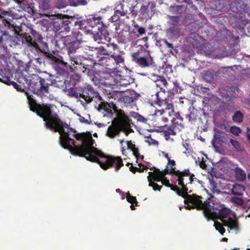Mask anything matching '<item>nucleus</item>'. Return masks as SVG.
<instances>
[{"label": "nucleus", "mask_w": 250, "mask_h": 250, "mask_svg": "<svg viewBox=\"0 0 250 250\" xmlns=\"http://www.w3.org/2000/svg\"><path fill=\"white\" fill-rule=\"evenodd\" d=\"M30 110L36 113L45 122L44 125L46 128L60 134L59 143L65 149L69 150L71 153L76 142L72 138H75L77 133L76 131L71 128L65 122L59 118L58 114L54 111L56 106L50 104H40L37 103L32 95L25 92Z\"/></svg>", "instance_id": "f257e3e1"}, {"label": "nucleus", "mask_w": 250, "mask_h": 250, "mask_svg": "<svg viewBox=\"0 0 250 250\" xmlns=\"http://www.w3.org/2000/svg\"><path fill=\"white\" fill-rule=\"evenodd\" d=\"M76 140H82L81 145H76L71 153L75 156L84 157L87 160L98 163L104 170L114 167L117 172L124 166L120 156H108L94 146L95 141L90 133L75 135Z\"/></svg>", "instance_id": "f03ea898"}, {"label": "nucleus", "mask_w": 250, "mask_h": 250, "mask_svg": "<svg viewBox=\"0 0 250 250\" xmlns=\"http://www.w3.org/2000/svg\"><path fill=\"white\" fill-rule=\"evenodd\" d=\"M130 125L131 122L127 116L122 113L118 118L113 119L111 125L108 127L106 136L110 139H114L118 136L122 131L127 135L129 133L127 131L128 129L132 131V129L130 128Z\"/></svg>", "instance_id": "7ed1b4c3"}, {"label": "nucleus", "mask_w": 250, "mask_h": 250, "mask_svg": "<svg viewBox=\"0 0 250 250\" xmlns=\"http://www.w3.org/2000/svg\"><path fill=\"white\" fill-rule=\"evenodd\" d=\"M24 38L25 43L32 51L35 50L44 53L48 49V44L43 42L42 35L35 30L31 29L29 35L26 34Z\"/></svg>", "instance_id": "20e7f679"}, {"label": "nucleus", "mask_w": 250, "mask_h": 250, "mask_svg": "<svg viewBox=\"0 0 250 250\" xmlns=\"http://www.w3.org/2000/svg\"><path fill=\"white\" fill-rule=\"evenodd\" d=\"M49 83H45L44 79L37 74H33L30 75L29 86L27 89H30L35 94L43 98L47 97L49 93Z\"/></svg>", "instance_id": "39448f33"}, {"label": "nucleus", "mask_w": 250, "mask_h": 250, "mask_svg": "<svg viewBox=\"0 0 250 250\" xmlns=\"http://www.w3.org/2000/svg\"><path fill=\"white\" fill-rule=\"evenodd\" d=\"M30 77V75L27 76L23 72L17 71L14 73V80L17 82L12 81L9 77H3L1 75H0V82L7 85H12L18 91L24 92L29 86Z\"/></svg>", "instance_id": "423d86ee"}, {"label": "nucleus", "mask_w": 250, "mask_h": 250, "mask_svg": "<svg viewBox=\"0 0 250 250\" xmlns=\"http://www.w3.org/2000/svg\"><path fill=\"white\" fill-rule=\"evenodd\" d=\"M134 28L132 29H131L129 26L122 29L118 33L117 36L118 42L125 44L137 40L140 35L145 34L146 29L143 27L140 26L138 24L134 25Z\"/></svg>", "instance_id": "0eeeda50"}, {"label": "nucleus", "mask_w": 250, "mask_h": 250, "mask_svg": "<svg viewBox=\"0 0 250 250\" xmlns=\"http://www.w3.org/2000/svg\"><path fill=\"white\" fill-rule=\"evenodd\" d=\"M201 196L198 198L195 208L198 209H203V213L207 220H214L215 216L217 214V210L222 207V205L220 204H215L211 202L210 200L208 199L203 202Z\"/></svg>", "instance_id": "6e6552de"}, {"label": "nucleus", "mask_w": 250, "mask_h": 250, "mask_svg": "<svg viewBox=\"0 0 250 250\" xmlns=\"http://www.w3.org/2000/svg\"><path fill=\"white\" fill-rule=\"evenodd\" d=\"M167 173L171 175H176L178 177V185L182 187L183 191L187 192L189 188H191L190 185L192 184L194 181V175L191 174L188 169H186L183 172L180 170H176L175 168L167 169Z\"/></svg>", "instance_id": "1a4fd4ad"}, {"label": "nucleus", "mask_w": 250, "mask_h": 250, "mask_svg": "<svg viewBox=\"0 0 250 250\" xmlns=\"http://www.w3.org/2000/svg\"><path fill=\"white\" fill-rule=\"evenodd\" d=\"M66 50L69 56L70 54H74L77 50L80 47L83 42L82 34L79 30H75L67 36Z\"/></svg>", "instance_id": "9d476101"}, {"label": "nucleus", "mask_w": 250, "mask_h": 250, "mask_svg": "<svg viewBox=\"0 0 250 250\" xmlns=\"http://www.w3.org/2000/svg\"><path fill=\"white\" fill-rule=\"evenodd\" d=\"M65 61H69L68 58L65 59L63 58L54 63H52L57 73L63 76H67L69 73L75 71V68L73 67V65L69 64Z\"/></svg>", "instance_id": "9b49d317"}, {"label": "nucleus", "mask_w": 250, "mask_h": 250, "mask_svg": "<svg viewBox=\"0 0 250 250\" xmlns=\"http://www.w3.org/2000/svg\"><path fill=\"white\" fill-rule=\"evenodd\" d=\"M137 4L133 5L130 1L123 0L117 7L116 10L120 14L121 16L126 17L129 18L128 15L136 17L138 11L135 10Z\"/></svg>", "instance_id": "f8f14e48"}, {"label": "nucleus", "mask_w": 250, "mask_h": 250, "mask_svg": "<svg viewBox=\"0 0 250 250\" xmlns=\"http://www.w3.org/2000/svg\"><path fill=\"white\" fill-rule=\"evenodd\" d=\"M175 192L177 195L184 198V203L186 205L185 207L187 209L190 210L195 208L199 196L195 194L189 195L188 194V192H184L182 189L180 190L179 188Z\"/></svg>", "instance_id": "ddd939ff"}, {"label": "nucleus", "mask_w": 250, "mask_h": 250, "mask_svg": "<svg viewBox=\"0 0 250 250\" xmlns=\"http://www.w3.org/2000/svg\"><path fill=\"white\" fill-rule=\"evenodd\" d=\"M92 56L93 60L83 58V63H82V72L90 77L92 76L94 74V66L95 64H98V62L95 61V56L94 54Z\"/></svg>", "instance_id": "4468645a"}, {"label": "nucleus", "mask_w": 250, "mask_h": 250, "mask_svg": "<svg viewBox=\"0 0 250 250\" xmlns=\"http://www.w3.org/2000/svg\"><path fill=\"white\" fill-rule=\"evenodd\" d=\"M179 126L182 128L183 127L182 123L180 122V123H178V122H176L175 119H173L172 120V125L170 126H168L167 125H164L160 126L159 128L160 131L164 132V135L167 139V137H168L169 135H176L175 131L177 129L180 130Z\"/></svg>", "instance_id": "2eb2a0df"}, {"label": "nucleus", "mask_w": 250, "mask_h": 250, "mask_svg": "<svg viewBox=\"0 0 250 250\" xmlns=\"http://www.w3.org/2000/svg\"><path fill=\"white\" fill-rule=\"evenodd\" d=\"M80 98L83 99L86 102L88 103L91 102L94 97H97L99 96L97 92H95L92 86L87 85L86 87H81L80 91Z\"/></svg>", "instance_id": "dca6fc26"}, {"label": "nucleus", "mask_w": 250, "mask_h": 250, "mask_svg": "<svg viewBox=\"0 0 250 250\" xmlns=\"http://www.w3.org/2000/svg\"><path fill=\"white\" fill-rule=\"evenodd\" d=\"M134 62L142 68L148 67L153 66L154 64L153 58L149 51L145 52V54L139 58H137Z\"/></svg>", "instance_id": "f3484780"}, {"label": "nucleus", "mask_w": 250, "mask_h": 250, "mask_svg": "<svg viewBox=\"0 0 250 250\" xmlns=\"http://www.w3.org/2000/svg\"><path fill=\"white\" fill-rule=\"evenodd\" d=\"M90 33H93L101 30L106 26L104 24L102 18L100 17H93L88 19Z\"/></svg>", "instance_id": "a211bd4d"}, {"label": "nucleus", "mask_w": 250, "mask_h": 250, "mask_svg": "<svg viewBox=\"0 0 250 250\" xmlns=\"http://www.w3.org/2000/svg\"><path fill=\"white\" fill-rule=\"evenodd\" d=\"M155 4L154 2H148L146 5H143L140 9V13L142 18L147 19L151 17L155 10Z\"/></svg>", "instance_id": "6ab92c4d"}, {"label": "nucleus", "mask_w": 250, "mask_h": 250, "mask_svg": "<svg viewBox=\"0 0 250 250\" xmlns=\"http://www.w3.org/2000/svg\"><path fill=\"white\" fill-rule=\"evenodd\" d=\"M92 34H93L94 41L99 43H105V42H108L110 40V38L109 37V33L105 29V28Z\"/></svg>", "instance_id": "aec40b11"}, {"label": "nucleus", "mask_w": 250, "mask_h": 250, "mask_svg": "<svg viewBox=\"0 0 250 250\" xmlns=\"http://www.w3.org/2000/svg\"><path fill=\"white\" fill-rule=\"evenodd\" d=\"M71 21L69 19L64 18L55 21L54 24L56 28V30L61 33L69 32L70 30V27L69 25Z\"/></svg>", "instance_id": "412c9836"}, {"label": "nucleus", "mask_w": 250, "mask_h": 250, "mask_svg": "<svg viewBox=\"0 0 250 250\" xmlns=\"http://www.w3.org/2000/svg\"><path fill=\"white\" fill-rule=\"evenodd\" d=\"M68 60L70 62V64L73 65V67L75 68V71L77 70L82 72V63H83V57L75 55L74 54H70L68 56Z\"/></svg>", "instance_id": "4be33fe9"}, {"label": "nucleus", "mask_w": 250, "mask_h": 250, "mask_svg": "<svg viewBox=\"0 0 250 250\" xmlns=\"http://www.w3.org/2000/svg\"><path fill=\"white\" fill-rule=\"evenodd\" d=\"M167 169H169L168 166H167V167L164 170V171L160 170L159 169H155L153 172H149V175L150 176V180L151 181H154V182H158L162 181L163 178L167 174H168L167 173Z\"/></svg>", "instance_id": "5701e85b"}, {"label": "nucleus", "mask_w": 250, "mask_h": 250, "mask_svg": "<svg viewBox=\"0 0 250 250\" xmlns=\"http://www.w3.org/2000/svg\"><path fill=\"white\" fill-rule=\"evenodd\" d=\"M95 61L98 62V64L104 66L107 68L111 69L115 68V65L114 63V61L111 59L110 55L106 56V57H99L95 59Z\"/></svg>", "instance_id": "b1692460"}, {"label": "nucleus", "mask_w": 250, "mask_h": 250, "mask_svg": "<svg viewBox=\"0 0 250 250\" xmlns=\"http://www.w3.org/2000/svg\"><path fill=\"white\" fill-rule=\"evenodd\" d=\"M133 92L126 91L122 93L120 91L117 93V96L119 97V101L125 104H130L134 102V96Z\"/></svg>", "instance_id": "393cba45"}, {"label": "nucleus", "mask_w": 250, "mask_h": 250, "mask_svg": "<svg viewBox=\"0 0 250 250\" xmlns=\"http://www.w3.org/2000/svg\"><path fill=\"white\" fill-rule=\"evenodd\" d=\"M217 211L215 219H219L222 222V220H226L225 219L228 218L231 213V210L224 206L218 209Z\"/></svg>", "instance_id": "a878e982"}, {"label": "nucleus", "mask_w": 250, "mask_h": 250, "mask_svg": "<svg viewBox=\"0 0 250 250\" xmlns=\"http://www.w3.org/2000/svg\"><path fill=\"white\" fill-rule=\"evenodd\" d=\"M156 86L160 88V90H163L169 91L170 89L168 88L167 82L166 79L162 76H158L157 77V79L154 81Z\"/></svg>", "instance_id": "bb28decb"}, {"label": "nucleus", "mask_w": 250, "mask_h": 250, "mask_svg": "<svg viewBox=\"0 0 250 250\" xmlns=\"http://www.w3.org/2000/svg\"><path fill=\"white\" fill-rule=\"evenodd\" d=\"M246 190L245 187L241 184L235 183L231 189V194L237 196H242Z\"/></svg>", "instance_id": "cd10ccee"}, {"label": "nucleus", "mask_w": 250, "mask_h": 250, "mask_svg": "<svg viewBox=\"0 0 250 250\" xmlns=\"http://www.w3.org/2000/svg\"><path fill=\"white\" fill-rule=\"evenodd\" d=\"M46 57L51 64L54 63V62H58L59 60L63 58V57L60 55V52L58 50H54L51 53H47Z\"/></svg>", "instance_id": "c85d7f7f"}, {"label": "nucleus", "mask_w": 250, "mask_h": 250, "mask_svg": "<svg viewBox=\"0 0 250 250\" xmlns=\"http://www.w3.org/2000/svg\"><path fill=\"white\" fill-rule=\"evenodd\" d=\"M235 177L238 182H243L246 179V173L245 171L239 167H237L234 169Z\"/></svg>", "instance_id": "c756f323"}, {"label": "nucleus", "mask_w": 250, "mask_h": 250, "mask_svg": "<svg viewBox=\"0 0 250 250\" xmlns=\"http://www.w3.org/2000/svg\"><path fill=\"white\" fill-rule=\"evenodd\" d=\"M222 223L224 226L228 227L230 229L238 230L239 229L238 221L231 218H229L228 220H222Z\"/></svg>", "instance_id": "7c9ffc66"}, {"label": "nucleus", "mask_w": 250, "mask_h": 250, "mask_svg": "<svg viewBox=\"0 0 250 250\" xmlns=\"http://www.w3.org/2000/svg\"><path fill=\"white\" fill-rule=\"evenodd\" d=\"M110 55L114 61L115 66L118 64L124 63V57L123 56V54L119 51H118V53L114 52Z\"/></svg>", "instance_id": "2f4dec72"}, {"label": "nucleus", "mask_w": 250, "mask_h": 250, "mask_svg": "<svg viewBox=\"0 0 250 250\" xmlns=\"http://www.w3.org/2000/svg\"><path fill=\"white\" fill-rule=\"evenodd\" d=\"M88 22V19L86 20H80L75 22V25L77 27L78 29L84 30L87 32H90Z\"/></svg>", "instance_id": "473e14b6"}, {"label": "nucleus", "mask_w": 250, "mask_h": 250, "mask_svg": "<svg viewBox=\"0 0 250 250\" xmlns=\"http://www.w3.org/2000/svg\"><path fill=\"white\" fill-rule=\"evenodd\" d=\"M67 36L57 37L55 41V45L59 49H63L66 47Z\"/></svg>", "instance_id": "72a5a7b5"}, {"label": "nucleus", "mask_w": 250, "mask_h": 250, "mask_svg": "<svg viewBox=\"0 0 250 250\" xmlns=\"http://www.w3.org/2000/svg\"><path fill=\"white\" fill-rule=\"evenodd\" d=\"M136 40V44H138V45L140 46V49L144 50V52H146V51H148V50H147L149 47V45L147 42V37H145L143 38L142 39H140L138 40L137 39Z\"/></svg>", "instance_id": "f704fd0d"}, {"label": "nucleus", "mask_w": 250, "mask_h": 250, "mask_svg": "<svg viewBox=\"0 0 250 250\" xmlns=\"http://www.w3.org/2000/svg\"><path fill=\"white\" fill-rule=\"evenodd\" d=\"M158 106H161L164 109L166 110L172 108L173 105L172 98L170 96H167V97L166 99V100H164V101L161 102Z\"/></svg>", "instance_id": "c9c22d12"}, {"label": "nucleus", "mask_w": 250, "mask_h": 250, "mask_svg": "<svg viewBox=\"0 0 250 250\" xmlns=\"http://www.w3.org/2000/svg\"><path fill=\"white\" fill-rule=\"evenodd\" d=\"M166 90H161L160 91L157 90L156 92V100L155 101V104L157 105H159L161 102L164 101V100H166V99L167 97L166 94Z\"/></svg>", "instance_id": "e433bc0d"}, {"label": "nucleus", "mask_w": 250, "mask_h": 250, "mask_svg": "<svg viewBox=\"0 0 250 250\" xmlns=\"http://www.w3.org/2000/svg\"><path fill=\"white\" fill-rule=\"evenodd\" d=\"M97 51L94 54L95 56V59L99 57H106V56L110 55L108 52L109 49H107L106 46H100L99 48L96 49Z\"/></svg>", "instance_id": "4c0bfd02"}, {"label": "nucleus", "mask_w": 250, "mask_h": 250, "mask_svg": "<svg viewBox=\"0 0 250 250\" xmlns=\"http://www.w3.org/2000/svg\"><path fill=\"white\" fill-rule=\"evenodd\" d=\"M244 115L239 110L236 111L232 117V119L234 122L240 124L243 121Z\"/></svg>", "instance_id": "58836bf2"}, {"label": "nucleus", "mask_w": 250, "mask_h": 250, "mask_svg": "<svg viewBox=\"0 0 250 250\" xmlns=\"http://www.w3.org/2000/svg\"><path fill=\"white\" fill-rule=\"evenodd\" d=\"M81 87H75V88H70L68 89V92L69 96L72 97H74L76 98H80V91Z\"/></svg>", "instance_id": "ea45409f"}, {"label": "nucleus", "mask_w": 250, "mask_h": 250, "mask_svg": "<svg viewBox=\"0 0 250 250\" xmlns=\"http://www.w3.org/2000/svg\"><path fill=\"white\" fill-rule=\"evenodd\" d=\"M229 142L237 151L242 152L245 151V149L241 147L240 143L238 141L230 139Z\"/></svg>", "instance_id": "a19ab883"}, {"label": "nucleus", "mask_w": 250, "mask_h": 250, "mask_svg": "<svg viewBox=\"0 0 250 250\" xmlns=\"http://www.w3.org/2000/svg\"><path fill=\"white\" fill-rule=\"evenodd\" d=\"M107 43H106V47L107 49H109L108 53L109 55L112 54V53L115 52L116 51H118L119 48L117 44L114 43H110L109 41Z\"/></svg>", "instance_id": "79ce46f5"}, {"label": "nucleus", "mask_w": 250, "mask_h": 250, "mask_svg": "<svg viewBox=\"0 0 250 250\" xmlns=\"http://www.w3.org/2000/svg\"><path fill=\"white\" fill-rule=\"evenodd\" d=\"M139 166V168L137 167H134L133 165H131V167H129V170L132 173H135L136 171H138L139 172H143L145 170H146L148 169V167L146 166H144L143 164L140 163L138 164Z\"/></svg>", "instance_id": "37998d69"}, {"label": "nucleus", "mask_w": 250, "mask_h": 250, "mask_svg": "<svg viewBox=\"0 0 250 250\" xmlns=\"http://www.w3.org/2000/svg\"><path fill=\"white\" fill-rule=\"evenodd\" d=\"M203 78L208 82H211L214 80V74L210 70L204 72Z\"/></svg>", "instance_id": "c03bdc74"}, {"label": "nucleus", "mask_w": 250, "mask_h": 250, "mask_svg": "<svg viewBox=\"0 0 250 250\" xmlns=\"http://www.w3.org/2000/svg\"><path fill=\"white\" fill-rule=\"evenodd\" d=\"M214 137L216 140L222 143H226L228 139L225 136V133L222 131H218L215 133Z\"/></svg>", "instance_id": "a18cd8bd"}, {"label": "nucleus", "mask_w": 250, "mask_h": 250, "mask_svg": "<svg viewBox=\"0 0 250 250\" xmlns=\"http://www.w3.org/2000/svg\"><path fill=\"white\" fill-rule=\"evenodd\" d=\"M147 180L149 182V186L153 188V189L154 191L158 190L160 191L162 188L163 187L162 186H159L156 182H154V181H151L150 180V176H147Z\"/></svg>", "instance_id": "49530a36"}, {"label": "nucleus", "mask_w": 250, "mask_h": 250, "mask_svg": "<svg viewBox=\"0 0 250 250\" xmlns=\"http://www.w3.org/2000/svg\"><path fill=\"white\" fill-rule=\"evenodd\" d=\"M230 201L232 203L240 206L243 205L244 204V201L242 198L236 196L231 197Z\"/></svg>", "instance_id": "de8ad7c7"}, {"label": "nucleus", "mask_w": 250, "mask_h": 250, "mask_svg": "<svg viewBox=\"0 0 250 250\" xmlns=\"http://www.w3.org/2000/svg\"><path fill=\"white\" fill-rule=\"evenodd\" d=\"M144 50L141 49H138L137 51L132 52L131 54V60L133 62L136 61L137 58H139L141 56H142Z\"/></svg>", "instance_id": "09e8293b"}, {"label": "nucleus", "mask_w": 250, "mask_h": 250, "mask_svg": "<svg viewBox=\"0 0 250 250\" xmlns=\"http://www.w3.org/2000/svg\"><path fill=\"white\" fill-rule=\"evenodd\" d=\"M100 106L101 109L106 111L107 113L112 114L110 103H102Z\"/></svg>", "instance_id": "8fccbe9b"}, {"label": "nucleus", "mask_w": 250, "mask_h": 250, "mask_svg": "<svg viewBox=\"0 0 250 250\" xmlns=\"http://www.w3.org/2000/svg\"><path fill=\"white\" fill-rule=\"evenodd\" d=\"M169 23L170 25L173 26H176L178 25L179 22L180 17L179 16H169Z\"/></svg>", "instance_id": "3c124183"}, {"label": "nucleus", "mask_w": 250, "mask_h": 250, "mask_svg": "<svg viewBox=\"0 0 250 250\" xmlns=\"http://www.w3.org/2000/svg\"><path fill=\"white\" fill-rule=\"evenodd\" d=\"M214 226L215 228V229L217 230H218L222 235H223L224 233L225 232L226 230L223 227V226H224V224L222 225L220 223H219L217 221H215L214 222Z\"/></svg>", "instance_id": "603ef678"}, {"label": "nucleus", "mask_w": 250, "mask_h": 250, "mask_svg": "<svg viewBox=\"0 0 250 250\" xmlns=\"http://www.w3.org/2000/svg\"><path fill=\"white\" fill-rule=\"evenodd\" d=\"M41 6L43 11L48 10L50 8V0H40Z\"/></svg>", "instance_id": "864d4df0"}, {"label": "nucleus", "mask_w": 250, "mask_h": 250, "mask_svg": "<svg viewBox=\"0 0 250 250\" xmlns=\"http://www.w3.org/2000/svg\"><path fill=\"white\" fill-rule=\"evenodd\" d=\"M110 105L111 109H112V110H113L114 111V112L118 115L117 118H118L119 117V116L120 115H121L122 113L123 114H125L123 110H121V109L119 110L118 109L117 106L116 105V104H115L114 103L110 102Z\"/></svg>", "instance_id": "5fc2aeb1"}, {"label": "nucleus", "mask_w": 250, "mask_h": 250, "mask_svg": "<svg viewBox=\"0 0 250 250\" xmlns=\"http://www.w3.org/2000/svg\"><path fill=\"white\" fill-rule=\"evenodd\" d=\"M130 83L129 81L127 79H120L117 80L116 84L118 86L126 87Z\"/></svg>", "instance_id": "6e6d98bb"}, {"label": "nucleus", "mask_w": 250, "mask_h": 250, "mask_svg": "<svg viewBox=\"0 0 250 250\" xmlns=\"http://www.w3.org/2000/svg\"><path fill=\"white\" fill-rule=\"evenodd\" d=\"M229 132L235 136H238L241 133L242 130L239 127L233 126L230 127Z\"/></svg>", "instance_id": "4d7b16f0"}, {"label": "nucleus", "mask_w": 250, "mask_h": 250, "mask_svg": "<svg viewBox=\"0 0 250 250\" xmlns=\"http://www.w3.org/2000/svg\"><path fill=\"white\" fill-rule=\"evenodd\" d=\"M126 198L128 202L132 204H135L136 206H137L138 202L136 197L130 195V193L128 192L126 194Z\"/></svg>", "instance_id": "13d9d810"}, {"label": "nucleus", "mask_w": 250, "mask_h": 250, "mask_svg": "<svg viewBox=\"0 0 250 250\" xmlns=\"http://www.w3.org/2000/svg\"><path fill=\"white\" fill-rule=\"evenodd\" d=\"M119 12L116 9L114 11L113 15L110 18L111 22H116L119 20L120 17L121 16Z\"/></svg>", "instance_id": "bf43d9fd"}, {"label": "nucleus", "mask_w": 250, "mask_h": 250, "mask_svg": "<svg viewBox=\"0 0 250 250\" xmlns=\"http://www.w3.org/2000/svg\"><path fill=\"white\" fill-rule=\"evenodd\" d=\"M131 150L132 151L133 154L134 155L137 160H138L140 158L142 159H144L143 155H140V154L139 153V149L138 147L135 146Z\"/></svg>", "instance_id": "052dcab7"}, {"label": "nucleus", "mask_w": 250, "mask_h": 250, "mask_svg": "<svg viewBox=\"0 0 250 250\" xmlns=\"http://www.w3.org/2000/svg\"><path fill=\"white\" fill-rule=\"evenodd\" d=\"M146 138L147 139V140H146V142H147L148 143H149L150 145H158V142L156 140L151 138L150 137V135H149V136L146 137Z\"/></svg>", "instance_id": "680f3d73"}, {"label": "nucleus", "mask_w": 250, "mask_h": 250, "mask_svg": "<svg viewBox=\"0 0 250 250\" xmlns=\"http://www.w3.org/2000/svg\"><path fill=\"white\" fill-rule=\"evenodd\" d=\"M164 110L165 109L164 108H162L161 110H158L157 111H155L154 114L156 116L158 117V119L159 120L161 118V117L163 116L165 114V112Z\"/></svg>", "instance_id": "e2e57ef3"}, {"label": "nucleus", "mask_w": 250, "mask_h": 250, "mask_svg": "<svg viewBox=\"0 0 250 250\" xmlns=\"http://www.w3.org/2000/svg\"><path fill=\"white\" fill-rule=\"evenodd\" d=\"M7 34L3 32L2 30L0 28V45H1L3 43L4 37H6Z\"/></svg>", "instance_id": "0e129e2a"}, {"label": "nucleus", "mask_w": 250, "mask_h": 250, "mask_svg": "<svg viewBox=\"0 0 250 250\" xmlns=\"http://www.w3.org/2000/svg\"><path fill=\"white\" fill-rule=\"evenodd\" d=\"M162 183L163 185H165L168 188H170L171 185V184L169 183V180L167 179L165 176L162 181Z\"/></svg>", "instance_id": "69168bd1"}, {"label": "nucleus", "mask_w": 250, "mask_h": 250, "mask_svg": "<svg viewBox=\"0 0 250 250\" xmlns=\"http://www.w3.org/2000/svg\"><path fill=\"white\" fill-rule=\"evenodd\" d=\"M164 43L166 44V46L167 48H170V52L171 53H172V50H174V47L173 46V44L171 43L168 42L167 40H164Z\"/></svg>", "instance_id": "338daca9"}, {"label": "nucleus", "mask_w": 250, "mask_h": 250, "mask_svg": "<svg viewBox=\"0 0 250 250\" xmlns=\"http://www.w3.org/2000/svg\"><path fill=\"white\" fill-rule=\"evenodd\" d=\"M127 148L132 150L136 146L134 144H132L131 142H127Z\"/></svg>", "instance_id": "774afa93"}]
</instances>
